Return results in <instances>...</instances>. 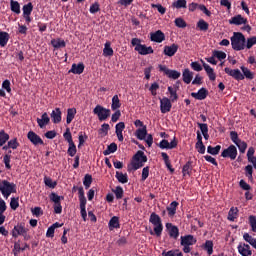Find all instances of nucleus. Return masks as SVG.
Instances as JSON below:
<instances>
[{
  "mask_svg": "<svg viewBox=\"0 0 256 256\" xmlns=\"http://www.w3.org/2000/svg\"><path fill=\"white\" fill-rule=\"evenodd\" d=\"M147 163V156H145V152L138 151L132 158V162L128 165V171H137V169H141Z\"/></svg>",
  "mask_w": 256,
  "mask_h": 256,
  "instance_id": "1",
  "label": "nucleus"
},
{
  "mask_svg": "<svg viewBox=\"0 0 256 256\" xmlns=\"http://www.w3.org/2000/svg\"><path fill=\"white\" fill-rule=\"evenodd\" d=\"M230 41L234 51H243L246 47V38L241 32H234Z\"/></svg>",
  "mask_w": 256,
  "mask_h": 256,
  "instance_id": "2",
  "label": "nucleus"
},
{
  "mask_svg": "<svg viewBox=\"0 0 256 256\" xmlns=\"http://www.w3.org/2000/svg\"><path fill=\"white\" fill-rule=\"evenodd\" d=\"M0 193L3 195L4 199H9L11 194L17 193V185L7 180H0Z\"/></svg>",
  "mask_w": 256,
  "mask_h": 256,
  "instance_id": "3",
  "label": "nucleus"
},
{
  "mask_svg": "<svg viewBox=\"0 0 256 256\" xmlns=\"http://www.w3.org/2000/svg\"><path fill=\"white\" fill-rule=\"evenodd\" d=\"M149 222L153 224V230H150V235H155L156 237H161V233H163V223L161 222V217L156 213H152L149 218Z\"/></svg>",
  "mask_w": 256,
  "mask_h": 256,
  "instance_id": "4",
  "label": "nucleus"
},
{
  "mask_svg": "<svg viewBox=\"0 0 256 256\" xmlns=\"http://www.w3.org/2000/svg\"><path fill=\"white\" fill-rule=\"evenodd\" d=\"M230 139L238 147L240 153H245L247 151V143L239 138L237 132H230Z\"/></svg>",
  "mask_w": 256,
  "mask_h": 256,
  "instance_id": "5",
  "label": "nucleus"
},
{
  "mask_svg": "<svg viewBox=\"0 0 256 256\" xmlns=\"http://www.w3.org/2000/svg\"><path fill=\"white\" fill-rule=\"evenodd\" d=\"M94 115H97L99 121H107L109 117L111 116V110L101 106L97 105L93 110Z\"/></svg>",
  "mask_w": 256,
  "mask_h": 256,
  "instance_id": "6",
  "label": "nucleus"
},
{
  "mask_svg": "<svg viewBox=\"0 0 256 256\" xmlns=\"http://www.w3.org/2000/svg\"><path fill=\"white\" fill-rule=\"evenodd\" d=\"M221 157L235 161V159H237V147H235V145H230L227 149L222 151Z\"/></svg>",
  "mask_w": 256,
  "mask_h": 256,
  "instance_id": "7",
  "label": "nucleus"
},
{
  "mask_svg": "<svg viewBox=\"0 0 256 256\" xmlns=\"http://www.w3.org/2000/svg\"><path fill=\"white\" fill-rule=\"evenodd\" d=\"M27 228H25V226L23 224H17L16 226H14V228L12 229V237H14V239H17V237H19V235H22V237H24V239H27Z\"/></svg>",
  "mask_w": 256,
  "mask_h": 256,
  "instance_id": "8",
  "label": "nucleus"
},
{
  "mask_svg": "<svg viewBox=\"0 0 256 256\" xmlns=\"http://www.w3.org/2000/svg\"><path fill=\"white\" fill-rule=\"evenodd\" d=\"M159 70L165 73L169 79H179L181 77V72L171 70L167 66L159 65Z\"/></svg>",
  "mask_w": 256,
  "mask_h": 256,
  "instance_id": "9",
  "label": "nucleus"
},
{
  "mask_svg": "<svg viewBox=\"0 0 256 256\" xmlns=\"http://www.w3.org/2000/svg\"><path fill=\"white\" fill-rule=\"evenodd\" d=\"M224 71L227 75L236 79V81H243L245 79V76H243V73L239 69L225 68Z\"/></svg>",
  "mask_w": 256,
  "mask_h": 256,
  "instance_id": "10",
  "label": "nucleus"
},
{
  "mask_svg": "<svg viewBox=\"0 0 256 256\" xmlns=\"http://www.w3.org/2000/svg\"><path fill=\"white\" fill-rule=\"evenodd\" d=\"M27 138L30 141V143H32V145H35V147H37V145H43V139H41V136L37 135V133L33 132V131H29L27 134Z\"/></svg>",
  "mask_w": 256,
  "mask_h": 256,
  "instance_id": "11",
  "label": "nucleus"
},
{
  "mask_svg": "<svg viewBox=\"0 0 256 256\" xmlns=\"http://www.w3.org/2000/svg\"><path fill=\"white\" fill-rule=\"evenodd\" d=\"M150 39L154 43H163L165 41V33L161 30H157L156 32H152L150 34Z\"/></svg>",
  "mask_w": 256,
  "mask_h": 256,
  "instance_id": "12",
  "label": "nucleus"
},
{
  "mask_svg": "<svg viewBox=\"0 0 256 256\" xmlns=\"http://www.w3.org/2000/svg\"><path fill=\"white\" fill-rule=\"evenodd\" d=\"M238 253L242 256H251L253 252L251 251V246L249 244L240 243L237 247Z\"/></svg>",
  "mask_w": 256,
  "mask_h": 256,
  "instance_id": "13",
  "label": "nucleus"
},
{
  "mask_svg": "<svg viewBox=\"0 0 256 256\" xmlns=\"http://www.w3.org/2000/svg\"><path fill=\"white\" fill-rule=\"evenodd\" d=\"M171 100H169V98L164 97L162 99H160V110L161 113H169V111H171Z\"/></svg>",
  "mask_w": 256,
  "mask_h": 256,
  "instance_id": "14",
  "label": "nucleus"
},
{
  "mask_svg": "<svg viewBox=\"0 0 256 256\" xmlns=\"http://www.w3.org/2000/svg\"><path fill=\"white\" fill-rule=\"evenodd\" d=\"M177 51H179V45L172 44L170 46H164L163 53L166 57H173Z\"/></svg>",
  "mask_w": 256,
  "mask_h": 256,
  "instance_id": "15",
  "label": "nucleus"
},
{
  "mask_svg": "<svg viewBox=\"0 0 256 256\" xmlns=\"http://www.w3.org/2000/svg\"><path fill=\"white\" fill-rule=\"evenodd\" d=\"M158 147H160V149H175V147H177V140L174 138L169 143L168 140L164 139L160 141V143L158 144Z\"/></svg>",
  "mask_w": 256,
  "mask_h": 256,
  "instance_id": "16",
  "label": "nucleus"
},
{
  "mask_svg": "<svg viewBox=\"0 0 256 256\" xmlns=\"http://www.w3.org/2000/svg\"><path fill=\"white\" fill-rule=\"evenodd\" d=\"M201 63L204 67V70L206 71L210 81H215L217 79V75L215 74V70L209 64L205 63L203 60H201Z\"/></svg>",
  "mask_w": 256,
  "mask_h": 256,
  "instance_id": "17",
  "label": "nucleus"
},
{
  "mask_svg": "<svg viewBox=\"0 0 256 256\" xmlns=\"http://www.w3.org/2000/svg\"><path fill=\"white\" fill-rule=\"evenodd\" d=\"M246 23L247 18H244L241 14H238L229 20L230 25H246Z\"/></svg>",
  "mask_w": 256,
  "mask_h": 256,
  "instance_id": "18",
  "label": "nucleus"
},
{
  "mask_svg": "<svg viewBox=\"0 0 256 256\" xmlns=\"http://www.w3.org/2000/svg\"><path fill=\"white\" fill-rule=\"evenodd\" d=\"M135 51L139 53V55H151L153 53V47L149 46L147 47L146 45H139L135 47Z\"/></svg>",
  "mask_w": 256,
  "mask_h": 256,
  "instance_id": "19",
  "label": "nucleus"
},
{
  "mask_svg": "<svg viewBox=\"0 0 256 256\" xmlns=\"http://www.w3.org/2000/svg\"><path fill=\"white\" fill-rule=\"evenodd\" d=\"M166 229L168 230L170 237L173 239H177V237H179V228H177V226H174L171 223H167Z\"/></svg>",
  "mask_w": 256,
  "mask_h": 256,
  "instance_id": "20",
  "label": "nucleus"
},
{
  "mask_svg": "<svg viewBox=\"0 0 256 256\" xmlns=\"http://www.w3.org/2000/svg\"><path fill=\"white\" fill-rule=\"evenodd\" d=\"M115 133L118 137V141L123 142V131L125 130V123L124 122H119L115 126Z\"/></svg>",
  "mask_w": 256,
  "mask_h": 256,
  "instance_id": "21",
  "label": "nucleus"
},
{
  "mask_svg": "<svg viewBox=\"0 0 256 256\" xmlns=\"http://www.w3.org/2000/svg\"><path fill=\"white\" fill-rule=\"evenodd\" d=\"M191 97H194L198 101H203V99L207 98V89L201 88L198 92H192Z\"/></svg>",
  "mask_w": 256,
  "mask_h": 256,
  "instance_id": "22",
  "label": "nucleus"
},
{
  "mask_svg": "<svg viewBox=\"0 0 256 256\" xmlns=\"http://www.w3.org/2000/svg\"><path fill=\"white\" fill-rule=\"evenodd\" d=\"M197 243V239L193 237V235H186L181 237V245H195Z\"/></svg>",
  "mask_w": 256,
  "mask_h": 256,
  "instance_id": "23",
  "label": "nucleus"
},
{
  "mask_svg": "<svg viewBox=\"0 0 256 256\" xmlns=\"http://www.w3.org/2000/svg\"><path fill=\"white\" fill-rule=\"evenodd\" d=\"M85 71V65L83 63L73 64L69 73H74V75H81Z\"/></svg>",
  "mask_w": 256,
  "mask_h": 256,
  "instance_id": "24",
  "label": "nucleus"
},
{
  "mask_svg": "<svg viewBox=\"0 0 256 256\" xmlns=\"http://www.w3.org/2000/svg\"><path fill=\"white\" fill-rule=\"evenodd\" d=\"M61 115V109L55 108L50 114L53 123H61Z\"/></svg>",
  "mask_w": 256,
  "mask_h": 256,
  "instance_id": "25",
  "label": "nucleus"
},
{
  "mask_svg": "<svg viewBox=\"0 0 256 256\" xmlns=\"http://www.w3.org/2000/svg\"><path fill=\"white\" fill-rule=\"evenodd\" d=\"M182 77H183L184 83L189 85V83H191V81H193V72L191 70H189V68H186V69H184V71L182 73Z\"/></svg>",
  "mask_w": 256,
  "mask_h": 256,
  "instance_id": "26",
  "label": "nucleus"
},
{
  "mask_svg": "<svg viewBox=\"0 0 256 256\" xmlns=\"http://www.w3.org/2000/svg\"><path fill=\"white\" fill-rule=\"evenodd\" d=\"M49 121H50V119H49V115L47 114V112H44L42 114L41 118H37V123L41 129H43V127H45V125H48Z\"/></svg>",
  "mask_w": 256,
  "mask_h": 256,
  "instance_id": "27",
  "label": "nucleus"
},
{
  "mask_svg": "<svg viewBox=\"0 0 256 256\" xmlns=\"http://www.w3.org/2000/svg\"><path fill=\"white\" fill-rule=\"evenodd\" d=\"M136 137L140 141H145V138L147 137V126H143L142 128H139L136 131Z\"/></svg>",
  "mask_w": 256,
  "mask_h": 256,
  "instance_id": "28",
  "label": "nucleus"
},
{
  "mask_svg": "<svg viewBox=\"0 0 256 256\" xmlns=\"http://www.w3.org/2000/svg\"><path fill=\"white\" fill-rule=\"evenodd\" d=\"M243 239L246 241V243H249L253 249L256 250V238H253V236H251L249 233H244Z\"/></svg>",
  "mask_w": 256,
  "mask_h": 256,
  "instance_id": "29",
  "label": "nucleus"
},
{
  "mask_svg": "<svg viewBox=\"0 0 256 256\" xmlns=\"http://www.w3.org/2000/svg\"><path fill=\"white\" fill-rule=\"evenodd\" d=\"M51 45L52 47H54V49H61L65 47L66 43H65V40H62L61 38H57V39L51 40Z\"/></svg>",
  "mask_w": 256,
  "mask_h": 256,
  "instance_id": "30",
  "label": "nucleus"
},
{
  "mask_svg": "<svg viewBox=\"0 0 256 256\" xmlns=\"http://www.w3.org/2000/svg\"><path fill=\"white\" fill-rule=\"evenodd\" d=\"M104 57H113V48L111 47V42L107 41L103 49Z\"/></svg>",
  "mask_w": 256,
  "mask_h": 256,
  "instance_id": "31",
  "label": "nucleus"
},
{
  "mask_svg": "<svg viewBox=\"0 0 256 256\" xmlns=\"http://www.w3.org/2000/svg\"><path fill=\"white\" fill-rule=\"evenodd\" d=\"M239 217V209L237 207H232L228 212V221H235Z\"/></svg>",
  "mask_w": 256,
  "mask_h": 256,
  "instance_id": "32",
  "label": "nucleus"
},
{
  "mask_svg": "<svg viewBox=\"0 0 256 256\" xmlns=\"http://www.w3.org/2000/svg\"><path fill=\"white\" fill-rule=\"evenodd\" d=\"M75 115H77V109L75 108H69L67 110V117H66V123L69 125L73 119H75Z\"/></svg>",
  "mask_w": 256,
  "mask_h": 256,
  "instance_id": "33",
  "label": "nucleus"
},
{
  "mask_svg": "<svg viewBox=\"0 0 256 256\" xmlns=\"http://www.w3.org/2000/svg\"><path fill=\"white\" fill-rule=\"evenodd\" d=\"M241 71H242V75L244 78L246 79H255V74L253 72H251V70H249V68L245 67V66H241L240 67Z\"/></svg>",
  "mask_w": 256,
  "mask_h": 256,
  "instance_id": "34",
  "label": "nucleus"
},
{
  "mask_svg": "<svg viewBox=\"0 0 256 256\" xmlns=\"http://www.w3.org/2000/svg\"><path fill=\"white\" fill-rule=\"evenodd\" d=\"M179 203L177 201H173L171 202V204L167 207V211H168V215L170 217H173V215H175V213H177V207H178Z\"/></svg>",
  "mask_w": 256,
  "mask_h": 256,
  "instance_id": "35",
  "label": "nucleus"
},
{
  "mask_svg": "<svg viewBox=\"0 0 256 256\" xmlns=\"http://www.w3.org/2000/svg\"><path fill=\"white\" fill-rule=\"evenodd\" d=\"M108 225H109L110 231H113V229H119V217L113 216L110 219Z\"/></svg>",
  "mask_w": 256,
  "mask_h": 256,
  "instance_id": "36",
  "label": "nucleus"
},
{
  "mask_svg": "<svg viewBox=\"0 0 256 256\" xmlns=\"http://www.w3.org/2000/svg\"><path fill=\"white\" fill-rule=\"evenodd\" d=\"M10 9L13 13H16V15H19V13H21V5H19V2L15 0L10 1Z\"/></svg>",
  "mask_w": 256,
  "mask_h": 256,
  "instance_id": "37",
  "label": "nucleus"
},
{
  "mask_svg": "<svg viewBox=\"0 0 256 256\" xmlns=\"http://www.w3.org/2000/svg\"><path fill=\"white\" fill-rule=\"evenodd\" d=\"M121 107V101L119 100L118 95H114L112 98V104H111V109L112 111H117Z\"/></svg>",
  "mask_w": 256,
  "mask_h": 256,
  "instance_id": "38",
  "label": "nucleus"
},
{
  "mask_svg": "<svg viewBox=\"0 0 256 256\" xmlns=\"http://www.w3.org/2000/svg\"><path fill=\"white\" fill-rule=\"evenodd\" d=\"M9 43V33L0 32V47H5Z\"/></svg>",
  "mask_w": 256,
  "mask_h": 256,
  "instance_id": "39",
  "label": "nucleus"
},
{
  "mask_svg": "<svg viewBox=\"0 0 256 256\" xmlns=\"http://www.w3.org/2000/svg\"><path fill=\"white\" fill-rule=\"evenodd\" d=\"M9 141V134L5 133V130H0V148Z\"/></svg>",
  "mask_w": 256,
  "mask_h": 256,
  "instance_id": "40",
  "label": "nucleus"
},
{
  "mask_svg": "<svg viewBox=\"0 0 256 256\" xmlns=\"http://www.w3.org/2000/svg\"><path fill=\"white\" fill-rule=\"evenodd\" d=\"M221 151V145H217L216 147L208 146L207 147V153L210 155H219V152Z\"/></svg>",
  "mask_w": 256,
  "mask_h": 256,
  "instance_id": "41",
  "label": "nucleus"
},
{
  "mask_svg": "<svg viewBox=\"0 0 256 256\" xmlns=\"http://www.w3.org/2000/svg\"><path fill=\"white\" fill-rule=\"evenodd\" d=\"M173 7L176 9H187V0H177L173 3Z\"/></svg>",
  "mask_w": 256,
  "mask_h": 256,
  "instance_id": "42",
  "label": "nucleus"
},
{
  "mask_svg": "<svg viewBox=\"0 0 256 256\" xmlns=\"http://www.w3.org/2000/svg\"><path fill=\"white\" fill-rule=\"evenodd\" d=\"M68 145V155H70V157H75V155L77 154V146H75V142H72Z\"/></svg>",
  "mask_w": 256,
  "mask_h": 256,
  "instance_id": "43",
  "label": "nucleus"
},
{
  "mask_svg": "<svg viewBox=\"0 0 256 256\" xmlns=\"http://www.w3.org/2000/svg\"><path fill=\"white\" fill-rule=\"evenodd\" d=\"M116 179L119 181V183H123V184L129 181L127 174H123V172H116Z\"/></svg>",
  "mask_w": 256,
  "mask_h": 256,
  "instance_id": "44",
  "label": "nucleus"
},
{
  "mask_svg": "<svg viewBox=\"0 0 256 256\" xmlns=\"http://www.w3.org/2000/svg\"><path fill=\"white\" fill-rule=\"evenodd\" d=\"M44 183L46 187H49L50 189H55V187H57V182L53 181L50 177H44Z\"/></svg>",
  "mask_w": 256,
  "mask_h": 256,
  "instance_id": "45",
  "label": "nucleus"
},
{
  "mask_svg": "<svg viewBox=\"0 0 256 256\" xmlns=\"http://www.w3.org/2000/svg\"><path fill=\"white\" fill-rule=\"evenodd\" d=\"M213 55L219 61H223V59H227V54L225 52H223V51L214 50L213 51Z\"/></svg>",
  "mask_w": 256,
  "mask_h": 256,
  "instance_id": "46",
  "label": "nucleus"
},
{
  "mask_svg": "<svg viewBox=\"0 0 256 256\" xmlns=\"http://www.w3.org/2000/svg\"><path fill=\"white\" fill-rule=\"evenodd\" d=\"M21 251H25V248L21 247V242L17 241L14 243V248H13V254L15 256L19 255L21 253Z\"/></svg>",
  "mask_w": 256,
  "mask_h": 256,
  "instance_id": "47",
  "label": "nucleus"
},
{
  "mask_svg": "<svg viewBox=\"0 0 256 256\" xmlns=\"http://www.w3.org/2000/svg\"><path fill=\"white\" fill-rule=\"evenodd\" d=\"M162 256H183V253L179 250L163 251Z\"/></svg>",
  "mask_w": 256,
  "mask_h": 256,
  "instance_id": "48",
  "label": "nucleus"
},
{
  "mask_svg": "<svg viewBox=\"0 0 256 256\" xmlns=\"http://www.w3.org/2000/svg\"><path fill=\"white\" fill-rule=\"evenodd\" d=\"M117 151V144L111 143L108 145L107 149L103 152L104 155H111V153H115Z\"/></svg>",
  "mask_w": 256,
  "mask_h": 256,
  "instance_id": "49",
  "label": "nucleus"
},
{
  "mask_svg": "<svg viewBox=\"0 0 256 256\" xmlns=\"http://www.w3.org/2000/svg\"><path fill=\"white\" fill-rule=\"evenodd\" d=\"M204 249L207 251L208 255H213V241L207 240L204 244Z\"/></svg>",
  "mask_w": 256,
  "mask_h": 256,
  "instance_id": "50",
  "label": "nucleus"
},
{
  "mask_svg": "<svg viewBox=\"0 0 256 256\" xmlns=\"http://www.w3.org/2000/svg\"><path fill=\"white\" fill-rule=\"evenodd\" d=\"M23 15H31L33 12V4L29 2L28 4L24 5L22 8Z\"/></svg>",
  "mask_w": 256,
  "mask_h": 256,
  "instance_id": "51",
  "label": "nucleus"
},
{
  "mask_svg": "<svg viewBox=\"0 0 256 256\" xmlns=\"http://www.w3.org/2000/svg\"><path fill=\"white\" fill-rule=\"evenodd\" d=\"M91 183H93V177H91L89 174H86L83 180L84 187L89 189L91 187Z\"/></svg>",
  "mask_w": 256,
  "mask_h": 256,
  "instance_id": "52",
  "label": "nucleus"
},
{
  "mask_svg": "<svg viewBox=\"0 0 256 256\" xmlns=\"http://www.w3.org/2000/svg\"><path fill=\"white\" fill-rule=\"evenodd\" d=\"M253 45H256V36H252L246 39L245 49H251Z\"/></svg>",
  "mask_w": 256,
  "mask_h": 256,
  "instance_id": "53",
  "label": "nucleus"
},
{
  "mask_svg": "<svg viewBox=\"0 0 256 256\" xmlns=\"http://www.w3.org/2000/svg\"><path fill=\"white\" fill-rule=\"evenodd\" d=\"M197 27L200 31H207V29H209V24L205 20L201 19L198 21Z\"/></svg>",
  "mask_w": 256,
  "mask_h": 256,
  "instance_id": "54",
  "label": "nucleus"
},
{
  "mask_svg": "<svg viewBox=\"0 0 256 256\" xmlns=\"http://www.w3.org/2000/svg\"><path fill=\"white\" fill-rule=\"evenodd\" d=\"M63 137L65 141H67L68 145L74 143L73 136L71 135V130H69V128L66 129L65 133L63 134Z\"/></svg>",
  "mask_w": 256,
  "mask_h": 256,
  "instance_id": "55",
  "label": "nucleus"
},
{
  "mask_svg": "<svg viewBox=\"0 0 256 256\" xmlns=\"http://www.w3.org/2000/svg\"><path fill=\"white\" fill-rule=\"evenodd\" d=\"M174 23L176 27H179V29H185V27H187V22H185L183 18H176Z\"/></svg>",
  "mask_w": 256,
  "mask_h": 256,
  "instance_id": "56",
  "label": "nucleus"
},
{
  "mask_svg": "<svg viewBox=\"0 0 256 256\" xmlns=\"http://www.w3.org/2000/svg\"><path fill=\"white\" fill-rule=\"evenodd\" d=\"M183 177H187V175H191V163H186L182 168Z\"/></svg>",
  "mask_w": 256,
  "mask_h": 256,
  "instance_id": "57",
  "label": "nucleus"
},
{
  "mask_svg": "<svg viewBox=\"0 0 256 256\" xmlns=\"http://www.w3.org/2000/svg\"><path fill=\"white\" fill-rule=\"evenodd\" d=\"M168 93H170V99L171 101H177L178 96H177V90H175V88L169 86L168 87Z\"/></svg>",
  "mask_w": 256,
  "mask_h": 256,
  "instance_id": "58",
  "label": "nucleus"
},
{
  "mask_svg": "<svg viewBox=\"0 0 256 256\" xmlns=\"http://www.w3.org/2000/svg\"><path fill=\"white\" fill-rule=\"evenodd\" d=\"M245 174H246V177H248V179L250 181H253V166L247 165L245 167Z\"/></svg>",
  "mask_w": 256,
  "mask_h": 256,
  "instance_id": "59",
  "label": "nucleus"
},
{
  "mask_svg": "<svg viewBox=\"0 0 256 256\" xmlns=\"http://www.w3.org/2000/svg\"><path fill=\"white\" fill-rule=\"evenodd\" d=\"M113 193L116 195V199H123V188L121 186H117Z\"/></svg>",
  "mask_w": 256,
  "mask_h": 256,
  "instance_id": "60",
  "label": "nucleus"
},
{
  "mask_svg": "<svg viewBox=\"0 0 256 256\" xmlns=\"http://www.w3.org/2000/svg\"><path fill=\"white\" fill-rule=\"evenodd\" d=\"M255 148L253 147H250L247 151V159H248V162L251 163L254 158H255Z\"/></svg>",
  "mask_w": 256,
  "mask_h": 256,
  "instance_id": "61",
  "label": "nucleus"
},
{
  "mask_svg": "<svg viewBox=\"0 0 256 256\" xmlns=\"http://www.w3.org/2000/svg\"><path fill=\"white\" fill-rule=\"evenodd\" d=\"M62 199H63V197L57 195L56 193L50 194V200L54 203V205L57 203H61Z\"/></svg>",
  "mask_w": 256,
  "mask_h": 256,
  "instance_id": "62",
  "label": "nucleus"
},
{
  "mask_svg": "<svg viewBox=\"0 0 256 256\" xmlns=\"http://www.w3.org/2000/svg\"><path fill=\"white\" fill-rule=\"evenodd\" d=\"M107 133H109V124H102L99 134L105 136Z\"/></svg>",
  "mask_w": 256,
  "mask_h": 256,
  "instance_id": "63",
  "label": "nucleus"
},
{
  "mask_svg": "<svg viewBox=\"0 0 256 256\" xmlns=\"http://www.w3.org/2000/svg\"><path fill=\"white\" fill-rule=\"evenodd\" d=\"M249 221H250V226L252 228V231L254 233H256V217L255 216H250Z\"/></svg>",
  "mask_w": 256,
  "mask_h": 256,
  "instance_id": "64",
  "label": "nucleus"
}]
</instances>
